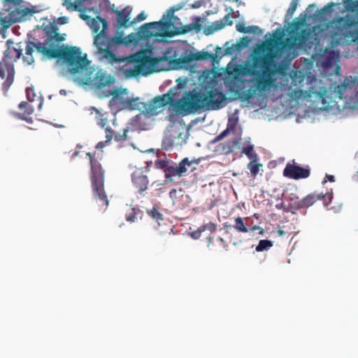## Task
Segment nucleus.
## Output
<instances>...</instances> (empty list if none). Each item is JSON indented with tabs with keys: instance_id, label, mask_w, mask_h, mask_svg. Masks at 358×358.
<instances>
[{
	"instance_id": "45",
	"label": "nucleus",
	"mask_w": 358,
	"mask_h": 358,
	"mask_svg": "<svg viewBox=\"0 0 358 358\" xmlns=\"http://www.w3.org/2000/svg\"><path fill=\"white\" fill-rule=\"evenodd\" d=\"M202 232H203V231L201 226H200L196 230L191 233V236L194 239H198L201 237Z\"/></svg>"
},
{
	"instance_id": "42",
	"label": "nucleus",
	"mask_w": 358,
	"mask_h": 358,
	"mask_svg": "<svg viewBox=\"0 0 358 358\" xmlns=\"http://www.w3.org/2000/svg\"><path fill=\"white\" fill-rule=\"evenodd\" d=\"M126 220L129 222H134L136 220V211L135 208H131L126 213Z\"/></svg>"
},
{
	"instance_id": "5",
	"label": "nucleus",
	"mask_w": 358,
	"mask_h": 358,
	"mask_svg": "<svg viewBox=\"0 0 358 358\" xmlns=\"http://www.w3.org/2000/svg\"><path fill=\"white\" fill-rule=\"evenodd\" d=\"M90 27L94 33L96 34L94 38V44L97 48V52L101 58L110 64L124 62V59L117 56L113 50L115 47L127 44L126 38L122 33H117L113 37L109 38L106 34L108 29V22L106 20L97 16L96 18L91 19Z\"/></svg>"
},
{
	"instance_id": "28",
	"label": "nucleus",
	"mask_w": 358,
	"mask_h": 358,
	"mask_svg": "<svg viewBox=\"0 0 358 358\" xmlns=\"http://www.w3.org/2000/svg\"><path fill=\"white\" fill-rule=\"evenodd\" d=\"M106 133V141H100L97 143L96 148H103L106 146V143L110 142L113 138V130L110 127H106L105 129Z\"/></svg>"
},
{
	"instance_id": "47",
	"label": "nucleus",
	"mask_w": 358,
	"mask_h": 358,
	"mask_svg": "<svg viewBox=\"0 0 358 358\" xmlns=\"http://www.w3.org/2000/svg\"><path fill=\"white\" fill-rule=\"evenodd\" d=\"M238 43H240L241 45H242L241 48H242V49H243L244 48L248 46L249 40L248 39L247 37H243V38H241V41L238 42Z\"/></svg>"
},
{
	"instance_id": "2",
	"label": "nucleus",
	"mask_w": 358,
	"mask_h": 358,
	"mask_svg": "<svg viewBox=\"0 0 358 358\" xmlns=\"http://www.w3.org/2000/svg\"><path fill=\"white\" fill-rule=\"evenodd\" d=\"M306 16L300 14L290 25L289 38L283 40L281 37L275 39V45L279 50L292 49L296 46L311 47L318 45L323 33L331 24L332 29L329 32L331 38L332 47L340 44L355 42L358 38V30L355 29L358 24V17L352 14H346L343 17H337L331 22L325 24H317L301 29L306 24Z\"/></svg>"
},
{
	"instance_id": "51",
	"label": "nucleus",
	"mask_w": 358,
	"mask_h": 358,
	"mask_svg": "<svg viewBox=\"0 0 358 358\" xmlns=\"http://www.w3.org/2000/svg\"><path fill=\"white\" fill-rule=\"evenodd\" d=\"M58 22L61 24H64L68 22V18L66 17H60L58 18Z\"/></svg>"
},
{
	"instance_id": "49",
	"label": "nucleus",
	"mask_w": 358,
	"mask_h": 358,
	"mask_svg": "<svg viewBox=\"0 0 358 358\" xmlns=\"http://www.w3.org/2000/svg\"><path fill=\"white\" fill-rule=\"evenodd\" d=\"M177 193L178 191L176 189H172L169 192V196L172 199L173 203L175 202V200L177 198Z\"/></svg>"
},
{
	"instance_id": "8",
	"label": "nucleus",
	"mask_w": 358,
	"mask_h": 358,
	"mask_svg": "<svg viewBox=\"0 0 358 358\" xmlns=\"http://www.w3.org/2000/svg\"><path fill=\"white\" fill-rule=\"evenodd\" d=\"M6 44L7 49L0 62V77L2 79L6 78L2 84V90L5 94L14 80L15 70L13 62L18 59L22 55L20 47H14V43L11 40H8Z\"/></svg>"
},
{
	"instance_id": "19",
	"label": "nucleus",
	"mask_w": 358,
	"mask_h": 358,
	"mask_svg": "<svg viewBox=\"0 0 358 358\" xmlns=\"http://www.w3.org/2000/svg\"><path fill=\"white\" fill-rule=\"evenodd\" d=\"M233 20L231 13H227L225 16L220 20L213 22L209 26L205 28L204 33L206 35H210L214 32L223 29L226 25H232Z\"/></svg>"
},
{
	"instance_id": "53",
	"label": "nucleus",
	"mask_w": 358,
	"mask_h": 358,
	"mask_svg": "<svg viewBox=\"0 0 358 358\" xmlns=\"http://www.w3.org/2000/svg\"><path fill=\"white\" fill-rule=\"evenodd\" d=\"M201 2L199 1H194L191 7L193 8H198L201 6Z\"/></svg>"
},
{
	"instance_id": "18",
	"label": "nucleus",
	"mask_w": 358,
	"mask_h": 358,
	"mask_svg": "<svg viewBox=\"0 0 358 358\" xmlns=\"http://www.w3.org/2000/svg\"><path fill=\"white\" fill-rule=\"evenodd\" d=\"M131 10L132 8L130 6H126L120 10H114L116 14L115 27L117 30L122 28L126 29L131 26V21H130Z\"/></svg>"
},
{
	"instance_id": "33",
	"label": "nucleus",
	"mask_w": 358,
	"mask_h": 358,
	"mask_svg": "<svg viewBox=\"0 0 358 358\" xmlns=\"http://www.w3.org/2000/svg\"><path fill=\"white\" fill-rule=\"evenodd\" d=\"M345 5L348 11L358 15V0H346Z\"/></svg>"
},
{
	"instance_id": "16",
	"label": "nucleus",
	"mask_w": 358,
	"mask_h": 358,
	"mask_svg": "<svg viewBox=\"0 0 358 358\" xmlns=\"http://www.w3.org/2000/svg\"><path fill=\"white\" fill-rule=\"evenodd\" d=\"M201 29V19L199 17L194 18V21L189 24L182 26V23L175 27V29L169 31H166L164 36L167 37H172L174 36L187 34L192 30L199 31Z\"/></svg>"
},
{
	"instance_id": "62",
	"label": "nucleus",
	"mask_w": 358,
	"mask_h": 358,
	"mask_svg": "<svg viewBox=\"0 0 358 358\" xmlns=\"http://www.w3.org/2000/svg\"><path fill=\"white\" fill-rule=\"evenodd\" d=\"M60 93L61 94H64V93H65V91L64 90H60Z\"/></svg>"
},
{
	"instance_id": "34",
	"label": "nucleus",
	"mask_w": 358,
	"mask_h": 358,
	"mask_svg": "<svg viewBox=\"0 0 358 358\" xmlns=\"http://www.w3.org/2000/svg\"><path fill=\"white\" fill-rule=\"evenodd\" d=\"M338 55L336 54L334 50H330L328 52L327 55V59L325 64L328 66H332L334 63L338 61Z\"/></svg>"
},
{
	"instance_id": "29",
	"label": "nucleus",
	"mask_w": 358,
	"mask_h": 358,
	"mask_svg": "<svg viewBox=\"0 0 358 358\" xmlns=\"http://www.w3.org/2000/svg\"><path fill=\"white\" fill-rule=\"evenodd\" d=\"M273 243L271 241L269 240H261L259 241L258 245L255 248V250L257 252H263L268 250L272 246Z\"/></svg>"
},
{
	"instance_id": "11",
	"label": "nucleus",
	"mask_w": 358,
	"mask_h": 358,
	"mask_svg": "<svg viewBox=\"0 0 358 358\" xmlns=\"http://www.w3.org/2000/svg\"><path fill=\"white\" fill-rule=\"evenodd\" d=\"M198 162L195 160H189L187 157L183 159L178 164H176L171 160L157 159L155 162V166L159 169L163 170L165 173V182H173V177L180 178L185 176L187 172L193 171L195 167L194 164Z\"/></svg>"
},
{
	"instance_id": "6",
	"label": "nucleus",
	"mask_w": 358,
	"mask_h": 358,
	"mask_svg": "<svg viewBox=\"0 0 358 358\" xmlns=\"http://www.w3.org/2000/svg\"><path fill=\"white\" fill-rule=\"evenodd\" d=\"M265 51L264 45L258 47L252 57V64L244 69V73L255 77V87L259 91H265L273 87L275 79V62L272 55L262 54Z\"/></svg>"
},
{
	"instance_id": "38",
	"label": "nucleus",
	"mask_w": 358,
	"mask_h": 358,
	"mask_svg": "<svg viewBox=\"0 0 358 358\" xmlns=\"http://www.w3.org/2000/svg\"><path fill=\"white\" fill-rule=\"evenodd\" d=\"M260 166H262V164L256 163V161L254 160L248 164V169L250 171L253 176H256L259 173Z\"/></svg>"
},
{
	"instance_id": "3",
	"label": "nucleus",
	"mask_w": 358,
	"mask_h": 358,
	"mask_svg": "<svg viewBox=\"0 0 358 358\" xmlns=\"http://www.w3.org/2000/svg\"><path fill=\"white\" fill-rule=\"evenodd\" d=\"M169 53L166 52L162 56L154 57L152 48L141 50L131 56V59L136 65L132 68L124 69L123 72L127 77H134L139 74L146 76L154 72L168 71L173 64H185L192 61L214 60L217 57L216 54L199 51L174 59L167 55Z\"/></svg>"
},
{
	"instance_id": "30",
	"label": "nucleus",
	"mask_w": 358,
	"mask_h": 358,
	"mask_svg": "<svg viewBox=\"0 0 358 358\" xmlns=\"http://www.w3.org/2000/svg\"><path fill=\"white\" fill-rule=\"evenodd\" d=\"M43 10L38 6H32L24 7V17L27 16H31L35 13H38Z\"/></svg>"
},
{
	"instance_id": "60",
	"label": "nucleus",
	"mask_w": 358,
	"mask_h": 358,
	"mask_svg": "<svg viewBox=\"0 0 358 358\" xmlns=\"http://www.w3.org/2000/svg\"><path fill=\"white\" fill-rule=\"evenodd\" d=\"M279 234L282 235L284 234V232L282 230H278Z\"/></svg>"
},
{
	"instance_id": "12",
	"label": "nucleus",
	"mask_w": 358,
	"mask_h": 358,
	"mask_svg": "<svg viewBox=\"0 0 358 358\" xmlns=\"http://www.w3.org/2000/svg\"><path fill=\"white\" fill-rule=\"evenodd\" d=\"M292 203L290 207L294 210L301 208H308L313 206L317 201L322 200L324 205L328 206L332 199V192L331 194L326 193H310L303 199H299L294 194H291L289 197Z\"/></svg>"
},
{
	"instance_id": "37",
	"label": "nucleus",
	"mask_w": 358,
	"mask_h": 358,
	"mask_svg": "<svg viewBox=\"0 0 358 358\" xmlns=\"http://www.w3.org/2000/svg\"><path fill=\"white\" fill-rule=\"evenodd\" d=\"M236 144V142L234 141H228L224 143H222L221 145L222 147V152L225 154H228L232 152L233 148Z\"/></svg>"
},
{
	"instance_id": "52",
	"label": "nucleus",
	"mask_w": 358,
	"mask_h": 358,
	"mask_svg": "<svg viewBox=\"0 0 358 358\" xmlns=\"http://www.w3.org/2000/svg\"><path fill=\"white\" fill-rule=\"evenodd\" d=\"M251 230L252 231H255V230H260V232H259V234H263L264 232V230L263 228H262L261 227H259V226H254L251 228Z\"/></svg>"
},
{
	"instance_id": "61",
	"label": "nucleus",
	"mask_w": 358,
	"mask_h": 358,
	"mask_svg": "<svg viewBox=\"0 0 358 358\" xmlns=\"http://www.w3.org/2000/svg\"><path fill=\"white\" fill-rule=\"evenodd\" d=\"M233 245H234V246H236V245H238V243H237V242H234Z\"/></svg>"
},
{
	"instance_id": "39",
	"label": "nucleus",
	"mask_w": 358,
	"mask_h": 358,
	"mask_svg": "<svg viewBox=\"0 0 358 358\" xmlns=\"http://www.w3.org/2000/svg\"><path fill=\"white\" fill-rule=\"evenodd\" d=\"M241 45L240 43H238V42L235 44H233L231 47H227L226 49H225V52L226 54H232L233 52H240L241 50H242V48H241Z\"/></svg>"
},
{
	"instance_id": "21",
	"label": "nucleus",
	"mask_w": 358,
	"mask_h": 358,
	"mask_svg": "<svg viewBox=\"0 0 358 358\" xmlns=\"http://www.w3.org/2000/svg\"><path fill=\"white\" fill-rule=\"evenodd\" d=\"M95 85L100 88L110 85L114 82V78L108 75L106 71L99 70L94 78Z\"/></svg>"
},
{
	"instance_id": "31",
	"label": "nucleus",
	"mask_w": 358,
	"mask_h": 358,
	"mask_svg": "<svg viewBox=\"0 0 358 358\" xmlns=\"http://www.w3.org/2000/svg\"><path fill=\"white\" fill-rule=\"evenodd\" d=\"M233 227L239 232L247 233L248 231V229L241 217L235 219V224L233 225Z\"/></svg>"
},
{
	"instance_id": "4",
	"label": "nucleus",
	"mask_w": 358,
	"mask_h": 358,
	"mask_svg": "<svg viewBox=\"0 0 358 358\" xmlns=\"http://www.w3.org/2000/svg\"><path fill=\"white\" fill-rule=\"evenodd\" d=\"M224 94L216 88L194 89L173 104L177 113L187 115L201 109L217 110L222 107Z\"/></svg>"
},
{
	"instance_id": "43",
	"label": "nucleus",
	"mask_w": 358,
	"mask_h": 358,
	"mask_svg": "<svg viewBox=\"0 0 358 358\" xmlns=\"http://www.w3.org/2000/svg\"><path fill=\"white\" fill-rule=\"evenodd\" d=\"M201 227L203 231H205L206 230H208L211 233H213L217 230L216 224L211 222L201 225Z\"/></svg>"
},
{
	"instance_id": "41",
	"label": "nucleus",
	"mask_w": 358,
	"mask_h": 358,
	"mask_svg": "<svg viewBox=\"0 0 358 358\" xmlns=\"http://www.w3.org/2000/svg\"><path fill=\"white\" fill-rule=\"evenodd\" d=\"M242 152L245 154L250 159L257 157V155L253 152V145H252L243 148Z\"/></svg>"
},
{
	"instance_id": "14",
	"label": "nucleus",
	"mask_w": 358,
	"mask_h": 358,
	"mask_svg": "<svg viewBox=\"0 0 358 358\" xmlns=\"http://www.w3.org/2000/svg\"><path fill=\"white\" fill-rule=\"evenodd\" d=\"M173 21H162L153 22L145 23L143 24L138 29V35L141 38H148L153 36H155L152 31V29H157L159 27H161L163 31V36L166 31H169V28L173 24Z\"/></svg>"
},
{
	"instance_id": "56",
	"label": "nucleus",
	"mask_w": 358,
	"mask_h": 358,
	"mask_svg": "<svg viewBox=\"0 0 358 358\" xmlns=\"http://www.w3.org/2000/svg\"><path fill=\"white\" fill-rule=\"evenodd\" d=\"M13 115H14L15 117H16L18 119H22V115L21 113H13Z\"/></svg>"
},
{
	"instance_id": "26",
	"label": "nucleus",
	"mask_w": 358,
	"mask_h": 358,
	"mask_svg": "<svg viewBox=\"0 0 358 358\" xmlns=\"http://www.w3.org/2000/svg\"><path fill=\"white\" fill-rule=\"evenodd\" d=\"M86 0H76L74 2H71L70 0H63V6H66L68 10H80V6L82 3Z\"/></svg>"
},
{
	"instance_id": "48",
	"label": "nucleus",
	"mask_w": 358,
	"mask_h": 358,
	"mask_svg": "<svg viewBox=\"0 0 358 358\" xmlns=\"http://www.w3.org/2000/svg\"><path fill=\"white\" fill-rule=\"evenodd\" d=\"M229 129V125L228 124V128L227 129L224 130L220 134H219L216 137L215 141H220L222 138H223L224 136H226V135L228 134Z\"/></svg>"
},
{
	"instance_id": "32",
	"label": "nucleus",
	"mask_w": 358,
	"mask_h": 358,
	"mask_svg": "<svg viewBox=\"0 0 358 358\" xmlns=\"http://www.w3.org/2000/svg\"><path fill=\"white\" fill-rule=\"evenodd\" d=\"M299 0H292L285 14V19L290 20L297 8Z\"/></svg>"
},
{
	"instance_id": "1",
	"label": "nucleus",
	"mask_w": 358,
	"mask_h": 358,
	"mask_svg": "<svg viewBox=\"0 0 358 358\" xmlns=\"http://www.w3.org/2000/svg\"><path fill=\"white\" fill-rule=\"evenodd\" d=\"M58 31L59 28L56 24L49 23L38 27L28 34L27 57H24V62H27L28 64L34 62L32 53L35 49L45 59L62 60L75 83L79 85L87 84L89 78L82 76L87 71L90 65L87 55H83L78 47L65 46L62 44L65 40L66 34H60Z\"/></svg>"
},
{
	"instance_id": "10",
	"label": "nucleus",
	"mask_w": 358,
	"mask_h": 358,
	"mask_svg": "<svg viewBox=\"0 0 358 358\" xmlns=\"http://www.w3.org/2000/svg\"><path fill=\"white\" fill-rule=\"evenodd\" d=\"M0 10V36L6 38V31L11 25L22 19V0H2Z\"/></svg>"
},
{
	"instance_id": "27",
	"label": "nucleus",
	"mask_w": 358,
	"mask_h": 358,
	"mask_svg": "<svg viewBox=\"0 0 358 358\" xmlns=\"http://www.w3.org/2000/svg\"><path fill=\"white\" fill-rule=\"evenodd\" d=\"M146 213L150 217L156 220L159 224V221L164 220L163 215L159 212V208L157 206H153L152 209L147 210Z\"/></svg>"
},
{
	"instance_id": "9",
	"label": "nucleus",
	"mask_w": 358,
	"mask_h": 358,
	"mask_svg": "<svg viewBox=\"0 0 358 358\" xmlns=\"http://www.w3.org/2000/svg\"><path fill=\"white\" fill-rule=\"evenodd\" d=\"M87 155L90 158L91 166L90 179L93 199L99 206L107 208L109 201L104 189V171L100 162L94 159L90 152H87Z\"/></svg>"
},
{
	"instance_id": "17",
	"label": "nucleus",
	"mask_w": 358,
	"mask_h": 358,
	"mask_svg": "<svg viewBox=\"0 0 358 358\" xmlns=\"http://www.w3.org/2000/svg\"><path fill=\"white\" fill-rule=\"evenodd\" d=\"M26 96L28 102H24V112L31 114L36 108L40 107L42 104L41 97L34 92L32 87L26 89Z\"/></svg>"
},
{
	"instance_id": "46",
	"label": "nucleus",
	"mask_w": 358,
	"mask_h": 358,
	"mask_svg": "<svg viewBox=\"0 0 358 358\" xmlns=\"http://www.w3.org/2000/svg\"><path fill=\"white\" fill-rule=\"evenodd\" d=\"M236 29L238 31L241 32V33H248L250 31L249 29L250 27H246L243 24H237L236 26Z\"/></svg>"
},
{
	"instance_id": "35",
	"label": "nucleus",
	"mask_w": 358,
	"mask_h": 358,
	"mask_svg": "<svg viewBox=\"0 0 358 358\" xmlns=\"http://www.w3.org/2000/svg\"><path fill=\"white\" fill-rule=\"evenodd\" d=\"M350 87V85L349 83H343L339 85L336 87L335 92H336L338 97L340 99L343 98V94L347 90L348 88Z\"/></svg>"
},
{
	"instance_id": "63",
	"label": "nucleus",
	"mask_w": 358,
	"mask_h": 358,
	"mask_svg": "<svg viewBox=\"0 0 358 358\" xmlns=\"http://www.w3.org/2000/svg\"><path fill=\"white\" fill-rule=\"evenodd\" d=\"M60 93L61 94H64V93H65V91L64 90H60Z\"/></svg>"
},
{
	"instance_id": "44",
	"label": "nucleus",
	"mask_w": 358,
	"mask_h": 358,
	"mask_svg": "<svg viewBox=\"0 0 358 358\" xmlns=\"http://www.w3.org/2000/svg\"><path fill=\"white\" fill-rule=\"evenodd\" d=\"M145 18H146V15L144 11H142L136 17H134L131 20V25L138 22H141V21L145 20Z\"/></svg>"
},
{
	"instance_id": "55",
	"label": "nucleus",
	"mask_w": 358,
	"mask_h": 358,
	"mask_svg": "<svg viewBox=\"0 0 358 358\" xmlns=\"http://www.w3.org/2000/svg\"><path fill=\"white\" fill-rule=\"evenodd\" d=\"M326 178H327L328 180L330 181V182H334L335 181L334 176H331V175H327L326 176Z\"/></svg>"
},
{
	"instance_id": "57",
	"label": "nucleus",
	"mask_w": 358,
	"mask_h": 358,
	"mask_svg": "<svg viewBox=\"0 0 358 358\" xmlns=\"http://www.w3.org/2000/svg\"><path fill=\"white\" fill-rule=\"evenodd\" d=\"M80 17L83 20H87V19H90L89 16L86 15H84V14H80Z\"/></svg>"
},
{
	"instance_id": "54",
	"label": "nucleus",
	"mask_w": 358,
	"mask_h": 358,
	"mask_svg": "<svg viewBox=\"0 0 358 358\" xmlns=\"http://www.w3.org/2000/svg\"><path fill=\"white\" fill-rule=\"evenodd\" d=\"M218 241L221 243V244L222 245V246L227 250V244L226 243V241L221 237H219L218 238Z\"/></svg>"
},
{
	"instance_id": "24",
	"label": "nucleus",
	"mask_w": 358,
	"mask_h": 358,
	"mask_svg": "<svg viewBox=\"0 0 358 358\" xmlns=\"http://www.w3.org/2000/svg\"><path fill=\"white\" fill-rule=\"evenodd\" d=\"M92 110L95 112V120L96 122V124L99 127H100L102 129H106L107 127V124L108 122L107 113H101V110L96 108L95 107H92Z\"/></svg>"
},
{
	"instance_id": "36",
	"label": "nucleus",
	"mask_w": 358,
	"mask_h": 358,
	"mask_svg": "<svg viewBox=\"0 0 358 358\" xmlns=\"http://www.w3.org/2000/svg\"><path fill=\"white\" fill-rule=\"evenodd\" d=\"M129 132V127L124 129L122 134H114L113 138L116 142L121 143L127 139V134Z\"/></svg>"
},
{
	"instance_id": "40",
	"label": "nucleus",
	"mask_w": 358,
	"mask_h": 358,
	"mask_svg": "<svg viewBox=\"0 0 358 358\" xmlns=\"http://www.w3.org/2000/svg\"><path fill=\"white\" fill-rule=\"evenodd\" d=\"M255 90H248L242 91L240 96L242 100L248 101L253 97Z\"/></svg>"
},
{
	"instance_id": "64",
	"label": "nucleus",
	"mask_w": 358,
	"mask_h": 358,
	"mask_svg": "<svg viewBox=\"0 0 358 358\" xmlns=\"http://www.w3.org/2000/svg\"><path fill=\"white\" fill-rule=\"evenodd\" d=\"M78 152H74L73 156L78 155Z\"/></svg>"
},
{
	"instance_id": "15",
	"label": "nucleus",
	"mask_w": 358,
	"mask_h": 358,
	"mask_svg": "<svg viewBox=\"0 0 358 358\" xmlns=\"http://www.w3.org/2000/svg\"><path fill=\"white\" fill-rule=\"evenodd\" d=\"M310 174V172L308 166L301 167L290 164H287L283 171L284 176L294 180L307 178Z\"/></svg>"
},
{
	"instance_id": "59",
	"label": "nucleus",
	"mask_w": 358,
	"mask_h": 358,
	"mask_svg": "<svg viewBox=\"0 0 358 358\" xmlns=\"http://www.w3.org/2000/svg\"><path fill=\"white\" fill-rule=\"evenodd\" d=\"M314 6H315L314 4L309 5V6L308 7L307 10H308L310 8H313Z\"/></svg>"
},
{
	"instance_id": "23",
	"label": "nucleus",
	"mask_w": 358,
	"mask_h": 358,
	"mask_svg": "<svg viewBox=\"0 0 358 358\" xmlns=\"http://www.w3.org/2000/svg\"><path fill=\"white\" fill-rule=\"evenodd\" d=\"M179 8H174L173 7L170 8L166 11V17L165 15L163 16L162 21H173V24L169 28L168 30L175 29L176 27L180 25V19L174 15V12L178 10Z\"/></svg>"
},
{
	"instance_id": "50",
	"label": "nucleus",
	"mask_w": 358,
	"mask_h": 358,
	"mask_svg": "<svg viewBox=\"0 0 358 358\" xmlns=\"http://www.w3.org/2000/svg\"><path fill=\"white\" fill-rule=\"evenodd\" d=\"M110 94L113 96V98L110 101V104L111 105L113 102L119 98L120 94L117 90H114L110 93Z\"/></svg>"
},
{
	"instance_id": "13",
	"label": "nucleus",
	"mask_w": 358,
	"mask_h": 358,
	"mask_svg": "<svg viewBox=\"0 0 358 358\" xmlns=\"http://www.w3.org/2000/svg\"><path fill=\"white\" fill-rule=\"evenodd\" d=\"M173 101V96L170 94H164L155 96L150 101L143 106V112L148 115H157L160 113L163 108L171 103Z\"/></svg>"
},
{
	"instance_id": "22",
	"label": "nucleus",
	"mask_w": 358,
	"mask_h": 358,
	"mask_svg": "<svg viewBox=\"0 0 358 358\" xmlns=\"http://www.w3.org/2000/svg\"><path fill=\"white\" fill-rule=\"evenodd\" d=\"M85 3V1L83 2ZM86 6L89 10L98 13L109 4L108 0H86Z\"/></svg>"
},
{
	"instance_id": "7",
	"label": "nucleus",
	"mask_w": 358,
	"mask_h": 358,
	"mask_svg": "<svg viewBox=\"0 0 358 358\" xmlns=\"http://www.w3.org/2000/svg\"><path fill=\"white\" fill-rule=\"evenodd\" d=\"M292 82L287 89L288 94L294 100H299L301 98L308 99L315 96L316 100L322 102L323 107L327 108L326 98L327 97L328 90L325 87H319L317 90L316 87L313 85V83L316 84L319 83L317 79L314 78L310 84L311 85L307 90H303V83L305 81V76L300 71H292L290 73Z\"/></svg>"
},
{
	"instance_id": "25",
	"label": "nucleus",
	"mask_w": 358,
	"mask_h": 358,
	"mask_svg": "<svg viewBox=\"0 0 358 358\" xmlns=\"http://www.w3.org/2000/svg\"><path fill=\"white\" fill-rule=\"evenodd\" d=\"M334 6L333 2L328 3L324 8L318 10L314 15L315 20L323 21L325 19V15L331 12L332 8Z\"/></svg>"
},
{
	"instance_id": "20",
	"label": "nucleus",
	"mask_w": 358,
	"mask_h": 358,
	"mask_svg": "<svg viewBox=\"0 0 358 358\" xmlns=\"http://www.w3.org/2000/svg\"><path fill=\"white\" fill-rule=\"evenodd\" d=\"M132 182L138 192L142 193L148 189L149 180L142 171H136L132 175Z\"/></svg>"
},
{
	"instance_id": "58",
	"label": "nucleus",
	"mask_w": 358,
	"mask_h": 358,
	"mask_svg": "<svg viewBox=\"0 0 358 358\" xmlns=\"http://www.w3.org/2000/svg\"><path fill=\"white\" fill-rule=\"evenodd\" d=\"M18 107L19 108L22 109V101H21L19 104H18Z\"/></svg>"
}]
</instances>
